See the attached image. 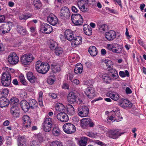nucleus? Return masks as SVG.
<instances>
[{
	"label": "nucleus",
	"mask_w": 146,
	"mask_h": 146,
	"mask_svg": "<svg viewBox=\"0 0 146 146\" xmlns=\"http://www.w3.org/2000/svg\"><path fill=\"white\" fill-rule=\"evenodd\" d=\"M47 20L50 24L54 26L56 25L58 22L57 18L53 14H51L47 17Z\"/></svg>",
	"instance_id": "obj_21"
},
{
	"label": "nucleus",
	"mask_w": 146,
	"mask_h": 146,
	"mask_svg": "<svg viewBox=\"0 0 146 146\" xmlns=\"http://www.w3.org/2000/svg\"><path fill=\"white\" fill-rule=\"evenodd\" d=\"M52 133L54 135L58 136L60 134V131L59 128L55 127L52 130Z\"/></svg>",
	"instance_id": "obj_40"
},
{
	"label": "nucleus",
	"mask_w": 146,
	"mask_h": 146,
	"mask_svg": "<svg viewBox=\"0 0 146 146\" xmlns=\"http://www.w3.org/2000/svg\"><path fill=\"white\" fill-rule=\"evenodd\" d=\"M106 10L109 13H116V12L114 10L111 9L108 7H106Z\"/></svg>",
	"instance_id": "obj_58"
},
{
	"label": "nucleus",
	"mask_w": 146,
	"mask_h": 146,
	"mask_svg": "<svg viewBox=\"0 0 146 146\" xmlns=\"http://www.w3.org/2000/svg\"><path fill=\"white\" fill-rule=\"evenodd\" d=\"M64 36L67 40L71 41L74 37L73 32L70 30L67 29L64 32Z\"/></svg>",
	"instance_id": "obj_25"
},
{
	"label": "nucleus",
	"mask_w": 146,
	"mask_h": 146,
	"mask_svg": "<svg viewBox=\"0 0 146 146\" xmlns=\"http://www.w3.org/2000/svg\"><path fill=\"white\" fill-rule=\"evenodd\" d=\"M84 32L87 35H90L92 34V30L91 27H89L88 29L84 30Z\"/></svg>",
	"instance_id": "obj_53"
},
{
	"label": "nucleus",
	"mask_w": 146,
	"mask_h": 146,
	"mask_svg": "<svg viewBox=\"0 0 146 146\" xmlns=\"http://www.w3.org/2000/svg\"><path fill=\"white\" fill-rule=\"evenodd\" d=\"M108 26L106 25H103L100 28V30L103 31H105L107 29Z\"/></svg>",
	"instance_id": "obj_57"
},
{
	"label": "nucleus",
	"mask_w": 146,
	"mask_h": 146,
	"mask_svg": "<svg viewBox=\"0 0 146 146\" xmlns=\"http://www.w3.org/2000/svg\"><path fill=\"white\" fill-rule=\"evenodd\" d=\"M49 68V65L47 62H42L40 61L36 62L35 69L38 72L45 74L48 71Z\"/></svg>",
	"instance_id": "obj_1"
},
{
	"label": "nucleus",
	"mask_w": 146,
	"mask_h": 146,
	"mask_svg": "<svg viewBox=\"0 0 146 146\" xmlns=\"http://www.w3.org/2000/svg\"><path fill=\"white\" fill-rule=\"evenodd\" d=\"M33 4L36 9H39L41 6L40 0H33Z\"/></svg>",
	"instance_id": "obj_41"
},
{
	"label": "nucleus",
	"mask_w": 146,
	"mask_h": 146,
	"mask_svg": "<svg viewBox=\"0 0 146 146\" xmlns=\"http://www.w3.org/2000/svg\"><path fill=\"white\" fill-rule=\"evenodd\" d=\"M106 96L114 101H117L119 98V95L117 93L112 91H109L107 92Z\"/></svg>",
	"instance_id": "obj_22"
},
{
	"label": "nucleus",
	"mask_w": 146,
	"mask_h": 146,
	"mask_svg": "<svg viewBox=\"0 0 146 146\" xmlns=\"http://www.w3.org/2000/svg\"><path fill=\"white\" fill-rule=\"evenodd\" d=\"M116 33L114 31L111 30L105 33V38L108 40L110 41L114 39L116 37Z\"/></svg>",
	"instance_id": "obj_20"
},
{
	"label": "nucleus",
	"mask_w": 146,
	"mask_h": 146,
	"mask_svg": "<svg viewBox=\"0 0 146 146\" xmlns=\"http://www.w3.org/2000/svg\"><path fill=\"white\" fill-rule=\"evenodd\" d=\"M56 117L58 120L62 122H66L69 120L68 115L64 112H61L58 113L56 115Z\"/></svg>",
	"instance_id": "obj_16"
},
{
	"label": "nucleus",
	"mask_w": 146,
	"mask_h": 146,
	"mask_svg": "<svg viewBox=\"0 0 146 146\" xmlns=\"http://www.w3.org/2000/svg\"><path fill=\"white\" fill-rule=\"evenodd\" d=\"M83 66L80 63L76 64L74 68V71L76 74H80L82 71Z\"/></svg>",
	"instance_id": "obj_31"
},
{
	"label": "nucleus",
	"mask_w": 146,
	"mask_h": 146,
	"mask_svg": "<svg viewBox=\"0 0 146 146\" xmlns=\"http://www.w3.org/2000/svg\"><path fill=\"white\" fill-rule=\"evenodd\" d=\"M52 127V119L50 117L45 118L42 123V128L43 130L46 132L50 131Z\"/></svg>",
	"instance_id": "obj_4"
},
{
	"label": "nucleus",
	"mask_w": 146,
	"mask_h": 146,
	"mask_svg": "<svg viewBox=\"0 0 146 146\" xmlns=\"http://www.w3.org/2000/svg\"><path fill=\"white\" fill-rule=\"evenodd\" d=\"M67 111L69 115H72L74 113V108L72 105L70 104L68 105L67 106Z\"/></svg>",
	"instance_id": "obj_36"
},
{
	"label": "nucleus",
	"mask_w": 146,
	"mask_h": 146,
	"mask_svg": "<svg viewBox=\"0 0 146 146\" xmlns=\"http://www.w3.org/2000/svg\"><path fill=\"white\" fill-rule=\"evenodd\" d=\"M24 126L26 128H29L31 126V122L30 118L27 115L23 116L22 118Z\"/></svg>",
	"instance_id": "obj_23"
},
{
	"label": "nucleus",
	"mask_w": 146,
	"mask_h": 146,
	"mask_svg": "<svg viewBox=\"0 0 146 146\" xmlns=\"http://www.w3.org/2000/svg\"><path fill=\"white\" fill-rule=\"evenodd\" d=\"M119 75L122 77H125L126 76L129 77V75L128 71L127 70L125 71V72L120 71L119 72Z\"/></svg>",
	"instance_id": "obj_45"
},
{
	"label": "nucleus",
	"mask_w": 146,
	"mask_h": 146,
	"mask_svg": "<svg viewBox=\"0 0 146 146\" xmlns=\"http://www.w3.org/2000/svg\"><path fill=\"white\" fill-rule=\"evenodd\" d=\"M10 113L14 118H18L20 116V109L17 106H13L11 108Z\"/></svg>",
	"instance_id": "obj_15"
},
{
	"label": "nucleus",
	"mask_w": 146,
	"mask_h": 146,
	"mask_svg": "<svg viewBox=\"0 0 146 146\" xmlns=\"http://www.w3.org/2000/svg\"><path fill=\"white\" fill-rule=\"evenodd\" d=\"M22 110L25 112H27L29 109L30 106L28 103L25 100H22L20 102Z\"/></svg>",
	"instance_id": "obj_26"
},
{
	"label": "nucleus",
	"mask_w": 146,
	"mask_h": 146,
	"mask_svg": "<svg viewBox=\"0 0 146 146\" xmlns=\"http://www.w3.org/2000/svg\"><path fill=\"white\" fill-rule=\"evenodd\" d=\"M122 47L120 45L117 44V45L114 47L112 51L117 54L121 53L122 52Z\"/></svg>",
	"instance_id": "obj_35"
},
{
	"label": "nucleus",
	"mask_w": 146,
	"mask_h": 146,
	"mask_svg": "<svg viewBox=\"0 0 146 146\" xmlns=\"http://www.w3.org/2000/svg\"><path fill=\"white\" fill-rule=\"evenodd\" d=\"M77 96L73 92H71L68 94L67 97L68 101L70 103H75L77 101Z\"/></svg>",
	"instance_id": "obj_19"
},
{
	"label": "nucleus",
	"mask_w": 146,
	"mask_h": 146,
	"mask_svg": "<svg viewBox=\"0 0 146 146\" xmlns=\"http://www.w3.org/2000/svg\"><path fill=\"white\" fill-rule=\"evenodd\" d=\"M50 146H63V143L60 141L55 140L50 143Z\"/></svg>",
	"instance_id": "obj_39"
},
{
	"label": "nucleus",
	"mask_w": 146,
	"mask_h": 146,
	"mask_svg": "<svg viewBox=\"0 0 146 146\" xmlns=\"http://www.w3.org/2000/svg\"><path fill=\"white\" fill-rule=\"evenodd\" d=\"M125 92L127 94H130L132 93L131 90L129 87H126L125 89Z\"/></svg>",
	"instance_id": "obj_61"
},
{
	"label": "nucleus",
	"mask_w": 146,
	"mask_h": 146,
	"mask_svg": "<svg viewBox=\"0 0 146 146\" xmlns=\"http://www.w3.org/2000/svg\"><path fill=\"white\" fill-rule=\"evenodd\" d=\"M19 102V100L16 98H13L10 100L9 103L12 105H14L15 103H17Z\"/></svg>",
	"instance_id": "obj_50"
},
{
	"label": "nucleus",
	"mask_w": 146,
	"mask_h": 146,
	"mask_svg": "<svg viewBox=\"0 0 146 146\" xmlns=\"http://www.w3.org/2000/svg\"><path fill=\"white\" fill-rule=\"evenodd\" d=\"M89 110L87 106H82L78 108V113L81 117L87 116L89 113Z\"/></svg>",
	"instance_id": "obj_11"
},
{
	"label": "nucleus",
	"mask_w": 146,
	"mask_h": 146,
	"mask_svg": "<svg viewBox=\"0 0 146 146\" xmlns=\"http://www.w3.org/2000/svg\"><path fill=\"white\" fill-rule=\"evenodd\" d=\"M114 47L113 46L110 44H108L107 45L108 49L110 51H112Z\"/></svg>",
	"instance_id": "obj_62"
},
{
	"label": "nucleus",
	"mask_w": 146,
	"mask_h": 146,
	"mask_svg": "<svg viewBox=\"0 0 146 146\" xmlns=\"http://www.w3.org/2000/svg\"><path fill=\"white\" fill-rule=\"evenodd\" d=\"M12 25V23L10 22L2 24L0 26V32L3 34L9 33L11 29Z\"/></svg>",
	"instance_id": "obj_8"
},
{
	"label": "nucleus",
	"mask_w": 146,
	"mask_h": 146,
	"mask_svg": "<svg viewBox=\"0 0 146 146\" xmlns=\"http://www.w3.org/2000/svg\"><path fill=\"white\" fill-rule=\"evenodd\" d=\"M72 11L75 13H77L78 12V9L75 6H73L71 8Z\"/></svg>",
	"instance_id": "obj_59"
},
{
	"label": "nucleus",
	"mask_w": 146,
	"mask_h": 146,
	"mask_svg": "<svg viewBox=\"0 0 146 146\" xmlns=\"http://www.w3.org/2000/svg\"><path fill=\"white\" fill-rule=\"evenodd\" d=\"M27 77L28 80L31 83H33L37 81V78L33 75L32 72H29L27 73Z\"/></svg>",
	"instance_id": "obj_27"
},
{
	"label": "nucleus",
	"mask_w": 146,
	"mask_h": 146,
	"mask_svg": "<svg viewBox=\"0 0 146 146\" xmlns=\"http://www.w3.org/2000/svg\"><path fill=\"white\" fill-rule=\"evenodd\" d=\"M77 5L80 10L83 12H86L88 10V3L85 1H78Z\"/></svg>",
	"instance_id": "obj_10"
},
{
	"label": "nucleus",
	"mask_w": 146,
	"mask_h": 146,
	"mask_svg": "<svg viewBox=\"0 0 146 146\" xmlns=\"http://www.w3.org/2000/svg\"><path fill=\"white\" fill-rule=\"evenodd\" d=\"M9 102L5 97H2L0 98V107L3 108L8 106Z\"/></svg>",
	"instance_id": "obj_28"
},
{
	"label": "nucleus",
	"mask_w": 146,
	"mask_h": 146,
	"mask_svg": "<svg viewBox=\"0 0 146 146\" xmlns=\"http://www.w3.org/2000/svg\"><path fill=\"white\" fill-rule=\"evenodd\" d=\"M71 41L72 46L75 47L82 43V38L81 37L79 36L74 37Z\"/></svg>",
	"instance_id": "obj_18"
},
{
	"label": "nucleus",
	"mask_w": 146,
	"mask_h": 146,
	"mask_svg": "<svg viewBox=\"0 0 146 146\" xmlns=\"http://www.w3.org/2000/svg\"><path fill=\"white\" fill-rule=\"evenodd\" d=\"M104 81L106 83H110L111 80H112L111 78L108 75L104 76Z\"/></svg>",
	"instance_id": "obj_49"
},
{
	"label": "nucleus",
	"mask_w": 146,
	"mask_h": 146,
	"mask_svg": "<svg viewBox=\"0 0 146 146\" xmlns=\"http://www.w3.org/2000/svg\"><path fill=\"white\" fill-rule=\"evenodd\" d=\"M17 33L21 35H25L27 34V31L25 27L22 26L17 25L16 27Z\"/></svg>",
	"instance_id": "obj_24"
},
{
	"label": "nucleus",
	"mask_w": 146,
	"mask_h": 146,
	"mask_svg": "<svg viewBox=\"0 0 146 146\" xmlns=\"http://www.w3.org/2000/svg\"><path fill=\"white\" fill-rule=\"evenodd\" d=\"M85 94L89 98H92L96 96L95 91L92 85H90L84 91Z\"/></svg>",
	"instance_id": "obj_12"
},
{
	"label": "nucleus",
	"mask_w": 146,
	"mask_h": 146,
	"mask_svg": "<svg viewBox=\"0 0 146 146\" xmlns=\"http://www.w3.org/2000/svg\"><path fill=\"white\" fill-rule=\"evenodd\" d=\"M26 95L27 93L24 90L21 91L20 94V97L23 99H25L26 98Z\"/></svg>",
	"instance_id": "obj_55"
},
{
	"label": "nucleus",
	"mask_w": 146,
	"mask_h": 146,
	"mask_svg": "<svg viewBox=\"0 0 146 146\" xmlns=\"http://www.w3.org/2000/svg\"><path fill=\"white\" fill-rule=\"evenodd\" d=\"M123 134V133L120 132L119 129H113L108 130L106 132V135L110 138L115 139Z\"/></svg>",
	"instance_id": "obj_3"
},
{
	"label": "nucleus",
	"mask_w": 146,
	"mask_h": 146,
	"mask_svg": "<svg viewBox=\"0 0 146 146\" xmlns=\"http://www.w3.org/2000/svg\"><path fill=\"white\" fill-rule=\"evenodd\" d=\"M138 42L141 46L143 47H144L145 46V43L143 42L141 40L139 39L138 40Z\"/></svg>",
	"instance_id": "obj_64"
},
{
	"label": "nucleus",
	"mask_w": 146,
	"mask_h": 146,
	"mask_svg": "<svg viewBox=\"0 0 146 146\" xmlns=\"http://www.w3.org/2000/svg\"><path fill=\"white\" fill-rule=\"evenodd\" d=\"M88 138L86 137H82L79 142L80 146H86L88 141Z\"/></svg>",
	"instance_id": "obj_37"
},
{
	"label": "nucleus",
	"mask_w": 146,
	"mask_h": 146,
	"mask_svg": "<svg viewBox=\"0 0 146 146\" xmlns=\"http://www.w3.org/2000/svg\"><path fill=\"white\" fill-rule=\"evenodd\" d=\"M51 68L53 72L55 73L60 71V66L57 63H54L51 65Z\"/></svg>",
	"instance_id": "obj_29"
},
{
	"label": "nucleus",
	"mask_w": 146,
	"mask_h": 146,
	"mask_svg": "<svg viewBox=\"0 0 146 146\" xmlns=\"http://www.w3.org/2000/svg\"><path fill=\"white\" fill-rule=\"evenodd\" d=\"M54 52L56 55L60 56L63 52L62 49L60 47H57L55 50Z\"/></svg>",
	"instance_id": "obj_46"
},
{
	"label": "nucleus",
	"mask_w": 146,
	"mask_h": 146,
	"mask_svg": "<svg viewBox=\"0 0 146 146\" xmlns=\"http://www.w3.org/2000/svg\"><path fill=\"white\" fill-rule=\"evenodd\" d=\"M55 81V79L54 77H50L47 80V82L48 84L52 85L54 83Z\"/></svg>",
	"instance_id": "obj_54"
},
{
	"label": "nucleus",
	"mask_w": 146,
	"mask_h": 146,
	"mask_svg": "<svg viewBox=\"0 0 146 146\" xmlns=\"http://www.w3.org/2000/svg\"><path fill=\"white\" fill-rule=\"evenodd\" d=\"M91 119L88 118H86L82 119L81 121V125L84 126L88 125Z\"/></svg>",
	"instance_id": "obj_38"
},
{
	"label": "nucleus",
	"mask_w": 146,
	"mask_h": 146,
	"mask_svg": "<svg viewBox=\"0 0 146 146\" xmlns=\"http://www.w3.org/2000/svg\"><path fill=\"white\" fill-rule=\"evenodd\" d=\"M114 74H112L111 75L112 80H115L118 77V75L117 71H115Z\"/></svg>",
	"instance_id": "obj_56"
},
{
	"label": "nucleus",
	"mask_w": 146,
	"mask_h": 146,
	"mask_svg": "<svg viewBox=\"0 0 146 146\" xmlns=\"http://www.w3.org/2000/svg\"><path fill=\"white\" fill-rule=\"evenodd\" d=\"M19 58L16 53H11L9 56L8 61L10 64H15L19 61Z\"/></svg>",
	"instance_id": "obj_13"
},
{
	"label": "nucleus",
	"mask_w": 146,
	"mask_h": 146,
	"mask_svg": "<svg viewBox=\"0 0 146 146\" xmlns=\"http://www.w3.org/2000/svg\"><path fill=\"white\" fill-rule=\"evenodd\" d=\"M49 95L53 99H55L57 97V94L53 93L49 94Z\"/></svg>",
	"instance_id": "obj_60"
},
{
	"label": "nucleus",
	"mask_w": 146,
	"mask_h": 146,
	"mask_svg": "<svg viewBox=\"0 0 146 146\" xmlns=\"http://www.w3.org/2000/svg\"><path fill=\"white\" fill-rule=\"evenodd\" d=\"M2 96H4L3 97L5 98L8 95L9 93V91L7 88H4L1 91V92Z\"/></svg>",
	"instance_id": "obj_47"
},
{
	"label": "nucleus",
	"mask_w": 146,
	"mask_h": 146,
	"mask_svg": "<svg viewBox=\"0 0 146 146\" xmlns=\"http://www.w3.org/2000/svg\"><path fill=\"white\" fill-rule=\"evenodd\" d=\"M62 88L65 89H68L69 86L68 84L65 83H63L62 85Z\"/></svg>",
	"instance_id": "obj_63"
},
{
	"label": "nucleus",
	"mask_w": 146,
	"mask_h": 146,
	"mask_svg": "<svg viewBox=\"0 0 146 146\" xmlns=\"http://www.w3.org/2000/svg\"><path fill=\"white\" fill-rule=\"evenodd\" d=\"M88 51L90 55L93 56H96L98 53L96 47L94 46H90Z\"/></svg>",
	"instance_id": "obj_32"
},
{
	"label": "nucleus",
	"mask_w": 146,
	"mask_h": 146,
	"mask_svg": "<svg viewBox=\"0 0 146 146\" xmlns=\"http://www.w3.org/2000/svg\"><path fill=\"white\" fill-rule=\"evenodd\" d=\"M71 19L73 23L77 26H80L82 24L83 19L82 16L79 14H72Z\"/></svg>",
	"instance_id": "obj_5"
},
{
	"label": "nucleus",
	"mask_w": 146,
	"mask_h": 146,
	"mask_svg": "<svg viewBox=\"0 0 146 146\" xmlns=\"http://www.w3.org/2000/svg\"><path fill=\"white\" fill-rule=\"evenodd\" d=\"M31 15L29 13H27L25 15H21L19 17V19L21 20H26L28 18L31 17Z\"/></svg>",
	"instance_id": "obj_43"
},
{
	"label": "nucleus",
	"mask_w": 146,
	"mask_h": 146,
	"mask_svg": "<svg viewBox=\"0 0 146 146\" xmlns=\"http://www.w3.org/2000/svg\"><path fill=\"white\" fill-rule=\"evenodd\" d=\"M111 62V61L110 60H108L105 62L108 70H110L112 69V65Z\"/></svg>",
	"instance_id": "obj_51"
},
{
	"label": "nucleus",
	"mask_w": 146,
	"mask_h": 146,
	"mask_svg": "<svg viewBox=\"0 0 146 146\" xmlns=\"http://www.w3.org/2000/svg\"><path fill=\"white\" fill-rule=\"evenodd\" d=\"M18 146H29L28 145L25 141V140L22 139L21 140L20 142L18 143Z\"/></svg>",
	"instance_id": "obj_52"
},
{
	"label": "nucleus",
	"mask_w": 146,
	"mask_h": 146,
	"mask_svg": "<svg viewBox=\"0 0 146 146\" xmlns=\"http://www.w3.org/2000/svg\"><path fill=\"white\" fill-rule=\"evenodd\" d=\"M54 105L56 111H61L65 110L64 106L61 103H58L54 104Z\"/></svg>",
	"instance_id": "obj_33"
},
{
	"label": "nucleus",
	"mask_w": 146,
	"mask_h": 146,
	"mask_svg": "<svg viewBox=\"0 0 146 146\" xmlns=\"http://www.w3.org/2000/svg\"><path fill=\"white\" fill-rule=\"evenodd\" d=\"M57 43L53 41H52L50 42V48L51 50H54L56 48Z\"/></svg>",
	"instance_id": "obj_48"
},
{
	"label": "nucleus",
	"mask_w": 146,
	"mask_h": 146,
	"mask_svg": "<svg viewBox=\"0 0 146 146\" xmlns=\"http://www.w3.org/2000/svg\"><path fill=\"white\" fill-rule=\"evenodd\" d=\"M109 115L107 118L106 121L108 123H110L112 121L114 120V119L112 114V111L109 113Z\"/></svg>",
	"instance_id": "obj_44"
},
{
	"label": "nucleus",
	"mask_w": 146,
	"mask_h": 146,
	"mask_svg": "<svg viewBox=\"0 0 146 146\" xmlns=\"http://www.w3.org/2000/svg\"><path fill=\"white\" fill-rule=\"evenodd\" d=\"M29 104L30 107L31 109H34L35 108L37 107L38 104L36 101L33 99H30L29 100Z\"/></svg>",
	"instance_id": "obj_34"
},
{
	"label": "nucleus",
	"mask_w": 146,
	"mask_h": 146,
	"mask_svg": "<svg viewBox=\"0 0 146 146\" xmlns=\"http://www.w3.org/2000/svg\"><path fill=\"white\" fill-rule=\"evenodd\" d=\"M85 134L87 136L92 138H95L96 136L98 135L97 133H93L92 132H86L85 133Z\"/></svg>",
	"instance_id": "obj_42"
},
{
	"label": "nucleus",
	"mask_w": 146,
	"mask_h": 146,
	"mask_svg": "<svg viewBox=\"0 0 146 146\" xmlns=\"http://www.w3.org/2000/svg\"><path fill=\"white\" fill-rule=\"evenodd\" d=\"M11 82V76L9 72L3 74L1 77V83L4 86H9Z\"/></svg>",
	"instance_id": "obj_6"
},
{
	"label": "nucleus",
	"mask_w": 146,
	"mask_h": 146,
	"mask_svg": "<svg viewBox=\"0 0 146 146\" xmlns=\"http://www.w3.org/2000/svg\"><path fill=\"white\" fill-rule=\"evenodd\" d=\"M63 129L64 132L67 134L74 133L76 131L74 125L69 123L65 124L63 126Z\"/></svg>",
	"instance_id": "obj_7"
},
{
	"label": "nucleus",
	"mask_w": 146,
	"mask_h": 146,
	"mask_svg": "<svg viewBox=\"0 0 146 146\" xmlns=\"http://www.w3.org/2000/svg\"><path fill=\"white\" fill-rule=\"evenodd\" d=\"M112 111L114 121L118 122L122 120V117L121 116L118 108H114L113 110Z\"/></svg>",
	"instance_id": "obj_14"
},
{
	"label": "nucleus",
	"mask_w": 146,
	"mask_h": 146,
	"mask_svg": "<svg viewBox=\"0 0 146 146\" xmlns=\"http://www.w3.org/2000/svg\"><path fill=\"white\" fill-rule=\"evenodd\" d=\"M40 31L43 33L49 34L52 31V28L49 25L45 23H42L40 26Z\"/></svg>",
	"instance_id": "obj_9"
},
{
	"label": "nucleus",
	"mask_w": 146,
	"mask_h": 146,
	"mask_svg": "<svg viewBox=\"0 0 146 146\" xmlns=\"http://www.w3.org/2000/svg\"><path fill=\"white\" fill-rule=\"evenodd\" d=\"M35 57L31 53H27L23 55L20 58L22 64L25 65L30 64L35 59Z\"/></svg>",
	"instance_id": "obj_2"
},
{
	"label": "nucleus",
	"mask_w": 146,
	"mask_h": 146,
	"mask_svg": "<svg viewBox=\"0 0 146 146\" xmlns=\"http://www.w3.org/2000/svg\"><path fill=\"white\" fill-rule=\"evenodd\" d=\"M70 15V13L68 8L66 6L62 7L60 13L61 17H65L66 18L69 17Z\"/></svg>",
	"instance_id": "obj_17"
},
{
	"label": "nucleus",
	"mask_w": 146,
	"mask_h": 146,
	"mask_svg": "<svg viewBox=\"0 0 146 146\" xmlns=\"http://www.w3.org/2000/svg\"><path fill=\"white\" fill-rule=\"evenodd\" d=\"M120 106L123 108L131 107L132 104L127 100L124 99L120 104Z\"/></svg>",
	"instance_id": "obj_30"
}]
</instances>
